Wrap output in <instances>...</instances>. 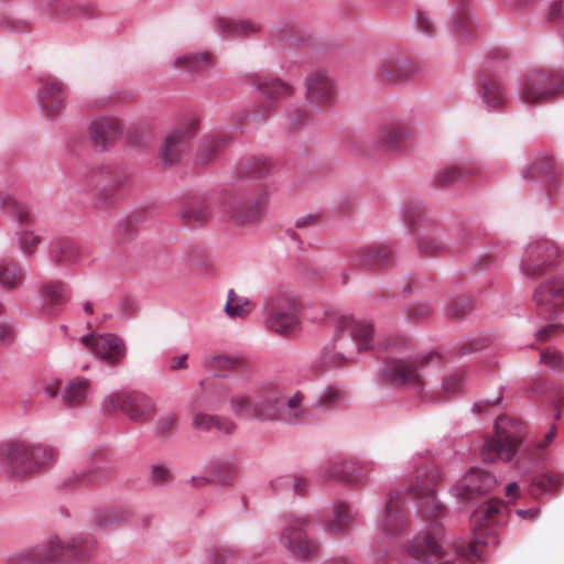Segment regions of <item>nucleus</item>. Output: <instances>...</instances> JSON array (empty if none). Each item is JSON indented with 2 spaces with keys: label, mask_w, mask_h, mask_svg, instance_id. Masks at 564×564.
I'll return each mask as SVG.
<instances>
[{
  "label": "nucleus",
  "mask_w": 564,
  "mask_h": 564,
  "mask_svg": "<svg viewBox=\"0 0 564 564\" xmlns=\"http://www.w3.org/2000/svg\"><path fill=\"white\" fill-rule=\"evenodd\" d=\"M123 126L115 117L100 116L88 126V135L96 150L105 151L122 133Z\"/></svg>",
  "instance_id": "obj_22"
},
{
  "label": "nucleus",
  "mask_w": 564,
  "mask_h": 564,
  "mask_svg": "<svg viewBox=\"0 0 564 564\" xmlns=\"http://www.w3.org/2000/svg\"><path fill=\"white\" fill-rule=\"evenodd\" d=\"M562 333V326L560 324L550 323L543 328H541L535 334V340L539 343H545L549 341Z\"/></svg>",
  "instance_id": "obj_55"
},
{
  "label": "nucleus",
  "mask_w": 564,
  "mask_h": 564,
  "mask_svg": "<svg viewBox=\"0 0 564 564\" xmlns=\"http://www.w3.org/2000/svg\"><path fill=\"white\" fill-rule=\"evenodd\" d=\"M502 2L509 11L517 14L524 13L528 6V0H502Z\"/></svg>",
  "instance_id": "obj_61"
},
{
  "label": "nucleus",
  "mask_w": 564,
  "mask_h": 564,
  "mask_svg": "<svg viewBox=\"0 0 564 564\" xmlns=\"http://www.w3.org/2000/svg\"><path fill=\"white\" fill-rule=\"evenodd\" d=\"M102 410L107 413L120 411L135 423H147L156 412L155 401L139 391H113L102 401Z\"/></svg>",
  "instance_id": "obj_9"
},
{
  "label": "nucleus",
  "mask_w": 564,
  "mask_h": 564,
  "mask_svg": "<svg viewBox=\"0 0 564 564\" xmlns=\"http://www.w3.org/2000/svg\"><path fill=\"white\" fill-rule=\"evenodd\" d=\"M496 484V477L488 470L470 468L455 490L460 499L473 500L491 491Z\"/></svg>",
  "instance_id": "obj_20"
},
{
  "label": "nucleus",
  "mask_w": 564,
  "mask_h": 564,
  "mask_svg": "<svg viewBox=\"0 0 564 564\" xmlns=\"http://www.w3.org/2000/svg\"><path fill=\"white\" fill-rule=\"evenodd\" d=\"M39 292L42 300V307L48 315L56 314L70 296L69 288L61 281L46 282L41 285Z\"/></svg>",
  "instance_id": "obj_30"
},
{
  "label": "nucleus",
  "mask_w": 564,
  "mask_h": 564,
  "mask_svg": "<svg viewBox=\"0 0 564 564\" xmlns=\"http://www.w3.org/2000/svg\"><path fill=\"white\" fill-rule=\"evenodd\" d=\"M220 393L227 400L229 411L240 420L300 425L310 415L304 393L282 383H265L252 389L236 386Z\"/></svg>",
  "instance_id": "obj_1"
},
{
  "label": "nucleus",
  "mask_w": 564,
  "mask_h": 564,
  "mask_svg": "<svg viewBox=\"0 0 564 564\" xmlns=\"http://www.w3.org/2000/svg\"><path fill=\"white\" fill-rule=\"evenodd\" d=\"M416 484L405 489L417 498L416 512L420 516L434 518L442 512V506L435 498V485L441 480L440 471L432 465H422V470L416 473Z\"/></svg>",
  "instance_id": "obj_11"
},
{
  "label": "nucleus",
  "mask_w": 564,
  "mask_h": 564,
  "mask_svg": "<svg viewBox=\"0 0 564 564\" xmlns=\"http://www.w3.org/2000/svg\"><path fill=\"white\" fill-rule=\"evenodd\" d=\"M187 354H182L180 356H174L170 359L169 368L171 370H178V369H185L187 367Z\"/></svg>",
  "instance_id": "obj_64"
},
{
  "label": "nucleus",
  "mask_w": 564,
  "mask_h": 564,
  "mask_svg": "<svg viewBox=\"0 0 564 564\" xmlns=\"http://www.w3.org/2000/svg\"><path fill=\"white\" fill-rule=\"evenodd\" d=\"M532 300L535 314L552 321L564 311V278L551 276L541 280L534 288Z\"/></svg>",
  "instance_id": "obj_12"
},
{
  "label": "nucleus",
  "mask_w": 564,
  "mask_h": 564,
  "mask_svg": "<svg viewBox=\"0 0 564 564\" xmlns=\"http://www.w3.org/2000/svg\"><path fill=\"white\" fill-rule=\"evenodd\" d=\"M95 549V541L85 535L63 541L57 536L48 540L45 549L29 550L8 558V564H56L66 557L80 558Z\"/></svg>",
  "instance_id": "obj_5"
},
{
  "label": "nucleus",
  "mask_w": 564,
  "mask_h": 564,
  "mask_svg": "<svg viewBox=\"0 0 564 564\" xmlns=\"http://www.w3.org/2000/svg\"><path fill=\"white\" fill-rule=\"evenodd\" d=\"M463 387L464 379L459 373L456 372L446 376L442 382V390L447 395L458 393Z\"/></svg>",
  "instance_id": "obj_54"
},
{
  "label": "nucleus",
  "mask_w": 564,
  "mask_h": 564,
  "mask_svg": "<svg viewBox=\"0 0 564 564\" xmlns=\"http://www.w3.org/2000/svg\"><path fill=\"white\" fill-rule=\"evenodd\" d=\"M443 248L444 243L438 240H427L424 238L419 241V249L425 253H437Z\"/></svg>",
  "instance_id": "obj_59"
},
{
  "label": "nucleus",
  "mask_w": 564,
  "mask_h": 564,
  "mask_svg": "<svg viewBox=\"0 0 564 564\" xmlns=\"http://www.w3.org/2000/svg\"><path fill=\"white\" fill-rule=\"evenodd\" d=\"M322 477L326 479H338L343 481H355V479L351 477H348L344 474V464L336 459L328 462L322 467L321 470Z\"/></svg>",
  "instance_id": "obj_49"
},
{
  "label": "nucleus",
  "mask_w": 564,
  "mask_h": 564,
  "mask_svg": "<svg viewBox=\"0 0 564 564\" xmlns=\"http://www.w3.org/2000/svg\"><path fill=\"white\" fill-rule=\"evenodd\" d=\"M254 307V304L248 297L238 295L234 289L228 291L225 313L230 318H245Z\"/></svg>",
  "instance_id": "obj_37"
},
{
  "label": "nucleus",
  "mask_w": 564,
  "mask_h": 564,
  "mask_svg": "<svg viewBox=\"0 0 564 564\" xmlns=\"http://www.w3.org/2000/svg\"><path fill=\"white\" fill-rule=\"evenodd\" d=\"M227 137H212L209 139L204 140L197 153V161L200 164H206L212 161L219 150L227 143Z\"/></svg>",
  "instance_id": "obj_47"
},
{
  "label": "nucleus",
  "mask_w": 564,
  "mask_h": 564,
  "mask_svg": "<svg viewBox=\"0 0 564 564\" xmlns=\"http://www.w3.org/2000/svg\"><path fill=\"white\" fill-rule=\"evenodd\" d=\"M232 555L231 550L226 547L213 549L209 553V564H225Z\"/></svg>",
  "instance_id": "obj_58"
},
{
  "label": "nucleus",
  "mask_w": 564,
  "mask_h": 564,
  "mask_svg": "<svg viewBox=\"0 0 564 564\" xmlns=\"http://www.w3.org/2000/svg\"><path fill=\"white\" fill-rule=\"evenodd\" d=\"M505 509L506 506L501 500H489L475 510L470 520L478 527L489 528L497 522V517Z\"/></svg>",
  "instance_id": "obj_33"
},
{
  "label": "nucleus",
  "mask_w": 564,
  "mask_h": 564,
  "mask_svg": "<svg viewBox=\"0 0 564 564\" xmlns=\"http://www.w3.org/2000/svg\"><path fill=\"white\" fill-rule=\"evenodd\" d=\"M415 73L416 67L412 61L398 51L386 52L377 61L376 76L383 86H399L409 80Z\"/></svg>",
  "instance_id": "obj_13"
},
{
  "label": "nucleus",
  "mask_w": 564,
  "mask_h": 564,
  "mask_svg": "<svg viewBox=\"0 0 564 564\" xmlns=\"http://www.w3.org/2000/svg\"><path fill=\"white\" fill-rule=\"evenodd\" d=\"M564 17V2L562 0L552 1L545 12L549 22H557Z\"/></svg>",
  "instance_id": "obj_57"
},
{
  "label": "nucleus",
  "mask_w": 564,
  "mask_h": 564,
  "mask_svg": "<svg viewBox=\"0 0 564 564\" xmlns=\"http://www.w3.org/2000/svg\"><path fill=\"white\" fill-rule=\"evenodd\" d=\"M495 436L486 437L481 445V458L487 463L497 459L509 462L517 454L522 438L520 425L508 416H500L495 422Z\"/></svg>",
  "instance_id": "obj_7"
},
{
  "label": "nucleus",
  "mask_w": 564,
  "mask_h": 564,
  "mask_svg": "<svg viewBox=\"0 0 564 564\" xmlns=\"http://www.w3.org/2000/svg\"><path fill=\"white\" fill-rule=\"evenodd\" d=\"M171 477V469L166 464L158 463L151 467V479L158 485L165 484Z\"/></svg>",
  "instance_id": "obj_56"
},
{
  "label": "nucleus",
  "mask_w": 564,
  "mask_h": 564,
  "mask_svg": "<svg viewBox=\"0 0 564 564\" xmlns=\"http://www.w3.org/2000/svg\"><path fill=\"white\" fill-rule=\"evenodd\" d=\"M203 405L200 400H196L192 404L193 409V417H192V426L196 431L200 432H212L218 431L225 434H230L235 431L236 424L235 422L223 415L217 414H206L200 411H196L198 406Z\"/></svg>",
  "instance_id": "obj_27"
},
{
  "label": "nucleus",
  "mask_w": 564,
  "mask_h": 564,
  "mask_svg": "<svg viewBox=\"0 0 564 564\" xmlns=\"http://www.w3.org/2000/svg\"><path fill=\"white\" fill-rule=\"evenodd\" d=\"M176 425V417L173 413L161 415L154 423V432L160 436L171 433Z\"/></svg>",
  "instance_id": "obj_53"
},
{
  "label": "nucleus",
  "mask_w": 564,
  "mask_h": 564,
  "mask_svg": "<svg viewBox=\"0 0 564 564\" xmlns=\"http://www.w3.org/2000/svg\"><path fill=\"white\" fill-rule=\"evenodd\" d=\"M205 364L210 369L228 370L238 373H242L249 368L243 359L229 355H207L205 356Z\"/></svg>",
  "instance_id": "obj_36"
},
{
  "label": "nucleus",
  "mask_w": 564,
  "mask_h": 564,
  "mask_svg": "<svg viewBox=\"0 0 564 564\" xmlns=\"http://www.w3.org/2000/svg\"><path fill=\"white\" fill-rule=\"evenodd\" d=\"M477 86L482 105L488 111H498L507 104L506 90L491 69L486 68L481 72Z\"/></svg>",
  "instance_id": "obj_21"
},
{
  "label": "nucleus",
  "mask_w": 564,
  "mask_h": 564,
  "mask_svg": "<svg viewBox=\"0 0 564 564\" xmlns=\"http://www.w3.org/2000/svg\"><path fill=\"white\" fill-rule=\"evenodd\" d=\"M346 400V392L338 386L324 388L315 398V406L319 409H332L341 405Z\"/></svg>",
  "instance_id": "obj_41"
},
{
  "label": "nucleus",
  "mask_w": 564,
  "mask_h": 564,
  "mask_svg": "<svg viewBox=\"0 0 564 564\" xmlns=\"http://www.w3.org/2000/svg\"><path fill=\"white\" fill-rule=\"evenodd\" d=\"M210 61L212 55L209 53H192L176 57L174 66L176 68H185L189 72H199L209 65Z\"/></svg>",
  "instance_id": "obj_43"
},
{
  "label": "nucleus",
  "mask_w": 564,
  "mask_h": 564,
  "mask_svg": "<svg viewBox=\"0 0 564 564\" xmlns=\"http://www.w3.org/2000/svg\"><path fill=\"white\" fill-rule=\"evenodd\" d=\"M478 173V170L468 162H459L448 165L441 170L434 177L435 183L440 186H446L455 181L460 180L467 174Z\"/></svg>",
  "instance_id": "obj_35"
},
{
  "label": "nucleus",
  "mask_w": 564,
  "mask_h": 564,
  "mask_svg": "<svg viewBox=\"0 0 564 564\" xmlns=\"http://www.w3.org/2000/svg\"><path fill=\"white\" fill-rule=\"evenodd\" d=\"M534 173L543 174L550 182L555 181L561 174L551 156L544 158L541 164L536 163L534 165Z\"/></svg>",
  "instance_id": "obj_52"
},
{
  "label": "nucleus",
  "mask_w": 564,
  "mask_h": 564,
  "mask_svg": "<svg viewBox=\"0 0 564 564\" xmlns=\"http://www.w3.org/2000/svg\"><path fill=\"white\" fill-rule=\"evenodd\" d=\"M130 511L127 508H105L94 516V523L98 527L117 524L127 521Z\"/></svg>",
  "instance_id": "obj_44"
},
{
  "label": "nucleus",
  "mask_w": 564,
  "mask_h": 564,
  "mask_svg": "<svg viewBox=\"0 0 564 564\" xmlns=\"http://www.w3.org/2000/svg\"><path fill=\"white\" fill-rule=\"evenodd\" d=\"M265 326L269 330L286 337L301 329L300 308L294 296L276 292L264 299Z\"/></svg>",
  "instance_id": "obj_6"
},
{
  "label": "nucleus",
  "mask_w": 564,
  "mask_h": 564,
  "mask_svg": "<svg viewBox=\"0 0 564 564\" xmlns=\"http://www.w3.org/2000/svg\"><path fill=\"white\" fill-rule=\"evenodd\" d=\"M19 248L24 256H31L40 242V238L30 230L18 232Z\"/></svg>",
  "instance_id": "obj_50"
},
{
  "label": "nucleus",
  "mask_w": 564,
  "mask_h": 564,
  "mask_svg": "<svg viewBox=\"0 0 564 564\" xmlns=\"http://www.w3.org/2000/svg\"><path fill=\"white\" fill-rule=\"evenodd\" d=\"M411 130L401 122H391L378 128L375 134V147L381 150H397L411 138Z\"/></svg>",
  "instance_id": "obj_29"
},
{
  "label": "nucleus",
  "mask_w": 564,
  "mask_h": 564,
  "mask_svg": "<svg viewBox=\"0 0 564 564\" xmlns=\"http://www.w3.org/2000/svg\"><path fill=\"white\" fill-rule=\"evenodd\" d=\"M561 485L558 475L538 474L531 477V498H536L539 494H550L555 491Z\"/></svg>",
  "instance_id": "obj_46"
},
{
  "label": "nucleus",
  "mask_w": 564,
  "mask_h": 564,
  "mask_svg": "<svg viewBox=\"0 0 564 564\" xmlns=\"http://www.w3.org/2000/svg\"><path fill=\"white\" fill-rule=\"evenodd\" d=\"M468 306L469 300L466 297H459L449 308V314L455 318H459L460 313H463Z\"/></svg>",
  "instance_id": "obj_62"
},
{
  "label": "nucleus",
  "mask_w": 564,
  "mask_h": 564,
  "mask_svg": "<svg viewBox=\"0 0 564 564\" xmlns=\"http://www.w3.org/2000/svg\"><path fill=\"white\" fill-rule=\"evenodd\" d=\"M215 32L223 37L250 36L261 32L262 23L249 18H224L213 20Z\"/></svg>",
  "instance_id": "obj_23"
},
{
  "label": "nucleus",
  "mask_w": 564,
  "mask_h": 564,
  "mask_svg": "<svg viewBox=\"0 0 564 564\" xmlns=\"http://www.w3.org/2000/svg\"><path fill=\"white\" fill-rule=\"evenodd\" d=\"M67 89L56 77L48 76L41 79L37 90V104L42 115L46 118L58 116L65 108Z\"/></svg>",
  "instance_id": "obj_18"
},
{
  "label": "nucleus",
  "mask_w": 564,
  "mask_h": 564,
  "mask_svg": "<svg viewBox=\"0 0 564 564\" xmlns=\"http://www.w3.org/2000/svg\"><path fill=\"white\" fill-rule=\"evenodd\" d=\"M57 451L46 444L12 442L0 445V464L10 478L25 477L57 460Z\"/></svg>",
  "instance_id": "obj_4"
},
{
  "label": "nucleus",
  "mask_w": 564,
  "mask_h": 564,
  "mask_svg": "<svg viewBox=\"0 0 564 564\" xmlns=\"http://www.w3.org/2000/svg\"><path fill=\"white\" fill-rule=\"evenodd\" d=\"M184 224L188 227L203 225L209 219L207 206L199 200L188 202L181 212Z\"/></svg>",
  "instance_id": "obj_40"
},
{
  "label": "nucleus",
  "mask_w": 564,
  "mask_h": 564,
  "mask_svg": "<svg viewBox=\"0 0 564 564\" xmlns=\"http://www.w3.org/2000/svg\"><path fill=\"white\" fill-rule=\"evenodd\" d=\"M378 521L384 533L398 532L405 525L406 519L400 492L391 494Z\"/></svg>",
  "instance_id": "obj_28"
},
{
  "label": "nucleus",
  "mask_w": 564,
  "mask_h": 564,
  "mask_svg": "<svg viewBox=\"0 0 564 564\" xmlns=\"http://www.w3.org/2000/svg\"><path fill=\"white\" fill-rule=\"evenodd\" d=\"M197 124L196 119H189L165 137L160 150V158L164 165H173L181 159L187 150V143L194 135Z\"/></svg>",
  "instance_id": "obj_17"
},
{
  "label": "nucleus",
  "mask_w": 564,
  "mask_h": 564,
  "mask_svg": "<svg viewBox=\"0 0 564 564\" xmlns=\"http://www.w3.org/2000/svg\"><path fill=\"white\" fill-rule=\"evenodd\" d=\"M536 351L538 366L554 375H561L564 372V354L560 349L556 347L547 346L536 348Z\"/></svg>",
  "instance_id": "obj_34"
},
{
  "label": "nucleus",
  "mask_w": 564,
  "mask_h": 564,
  "mask_svg": "<svg viewBox=\"0 0 564 564\" xmlns=\"http://www.w3.org/2000/svg\"><path fill=\"white\" fill-rule=\"evenodd\" d=\"M423 358L391 359L383 364L380 376L389 383L423 388L420 367Z\"/></svg>",
  "instance_id": "obj_16"
},
{
  "label": "nucleus",
  "mask_w": 564,
  "mask_h": 564,
  "mask_svg": "<svg viewBox=\"0 0 564 564\" xmlns=\"http://www.w3.org/2000/svg\"><path fill=\"white\" fill-rule=\"evenodd\" d=\"M561 260L558 247L551 240L536 239L531 243V273H542Z\"/></svg>",
  "instance_id": "obj_24"
},
{
  "label": "nucleus",
  "mask_w": 564,
  "mask_h": 564,
  "mask_svg": "<svg viewBox=\"0 0 564 564\" xmlns=\"http://www.w3.org/2000/svg\"><path fill=\"white\" fill-rule=\"evenodd\" d=\"M80 343L91 351L96 359L115 366L121 364L127 355L123 339L115 334H89L80 337Z\"/></svg>",
  "instance_id": "obj_14"
},
{
  "label": "nucleus",
  "mask_w": 564,
  "mask_h": 564,
  "mask_svg": "<svg viewBox=\"0 0 564 564\" xmlns=\"http://www.w3.org/2000/svg\"><path fill=\"white\" fill-rule=\"evenodd\" d=\"M305 98L316 109L329 108L336 101V86L325 70L310 72L304 80Z\"/></svg>",
  "instance_id": "obj_15"
},
{
  "label": "nucleus",
  "mask_w": 564,
  "mask_h": 564,
  "mask_svg": "<svg viewBox=\"0 0 564 564\" xmlns=\"http://www.w3.org/2000/svg\"><path fill=\"white\" fill-rule=\"evenodd\" d=\"M372 326L351 316H340L333 339L324 346L313 367L322 370L346 365L358 351L372 347Z\"/></svg>",
  "instance_id": "obj_2"
},
{
  "label": "nucleus",
  "mask_w": 564,
  "mask_h": 564,
  "mask_svg": "<svg viewBox=\"0 0 564 564\" xmlns=\"http://www.w3.org/2000/svg\"><path fill=\"white\" fill-rule=\"evenodd\" d=\"M265 196L267 193L262 186L241 184L227 196L224 209L237 223L254 221L263 212Z\"/></svg>",
  "instance_id": "obj_10"
},
{
  "label": "nucleus",
  "mask_w": 564,
  "mask_h": 564,
  "mask_svg": "<svg viewBox=\"0 0 564 564\" xmlns=\"http://www.w3.org/2000/svg\"><path fill=\"white\" fill-rule=\"evenodd\" d=\"M275 491L292 490L295 495H303L306 491V480L295 476H281L271 481Z\"/></svg>",
  "instance_id": "obj_48"
},
{
  "label": "nucleus",
  "mask_w": 564,
  "mask_h": 564,
  "mask_svg": "<svg viewBox=\"0 0 564 564\" xmlns=\"http://www.w3.org/2000/svg\"><path fill=\"white\" fill-rule=\"evenodd\" d=\"M414 24L417 31L423 34L432 35L434 32V22L425 10H417L414 13Z\"/></svg>",
  "instance_id": "obj_51"
},
{
  "label": "nucleus",
  "mask_w": 564,
  "mask_h": 564,
  "mask_svg": "<svg viewBox=\"0 0 564 564\" xmlns=\"http://www.w3.org/2000/svg\"><path fill=\"white\" fill-rule=\"evenodd\" d=\"M555 383L546 378H538L531 382V394L539 397L541 394H550L551 402L554 408V419L560 420L564 411V397L555 401L554 399Z\"/></svg>",
  "instance_id": "obj_39"
},
{
  "label": "nucleus",
  "mask_w": 564,
  "mask_h": 564,
  "mask_svg": "<svg viewBox=\"0 0 564 564\" xmlns=\"http://www.w3.org/2000/svg\"><path fill=\"white\" fill-rule=\"evenodd\" d=\"M1 208L20 225H29L32 223L30 208L13 197H4L1 200Z\"/></svg>",
  "instance_id": "obj_42"
},
{
  "label": "nucleus",
  "mask_w": 564,
  "mask_h": 564,
  "mask_svg": "<svg viewBox=\"0 0 564 564\" xmlns=\"http://www.w3.org/2000/svg\"><path fill=\"white\" fill-rule=\"evenodd\" d=\"M452 32L457 42L464 43L473 35L474 18L470 0H453Z\"/></svg>",
  "instance_id": "obj_25"
},
{
  "label": "nucleus",
  "mask_w": 564,
  "mask_h": 564,
  "mask_svg": "<svg viewBox=\"0 0 564 564\" xmlns=\"http://www.w3.org/2000/svg\"><path fill=\"white\" fill-rule=\"evenodd\" d=\"M53 259L57 264L70 265L79 260V250L70 241H59L53 249Z\"/></svg>",
  "instance_id": "obj_45"
},
{
  "label": "nucleus",
  "mask_w": 564,
  "mask_h": 564,
  "mask_svg": "<svg viewBox=\"0 0 564 564\" xmlns=\"http://www.w3.org/2000/svg\"><path fill=\"white\" fill-rule=\"evenodd\" d=\"M260 98L265 109H271L275 102L293 94V87L280 78L263 77L256 83Z\"/></svg>",
  "instance_id": "obj_31"
},
{
  "label": "nucleus",
  "mask_w": 564,
  "mask_h": 564,
  "mask_svg": "<svg viewBox=\"0 0 564 564\" xmlns=\"http://www.w3.org/2000/svg\"><path fill=\"white\" fill-rule=\"evenodd\" d=\"M95 389L89 379L76 376L68 380L62 390V402L68 409L83 406L93 397Z\"/></svg>",
  "instance_id": "obj_26"
},
{
  "label": "nucleus",
  "mask_w": 564,
  "mask_h": 564,
  "mask_svg": "<svg viewBox=\"0 0 564 564\" xmlns=\"http://www.w3.org/2000/svg\"><path fill=\"white\" fill-rule=\"evenodd\" d=\"M318 216L315 214H307L299 217L295 220V227L297 229L314 228L317 225Z\"/></svg>",
  "instance_id": "obj_60"
},
{
  "label": "nucleus",
  "mask_w": 564,
  "mask_h": 564,
  "mask_svg": "<svg viewBox=\"0 0 564 564\" xmlns=\"http://www.w3.org/2000/svg\"><path fill=\"white\" fill-rule=\"evenodd\" d=\"M406 551L410 556L425 564H455L457 557L478 556L475 544L456 545L447 542L438 522H433L426 532L414 536Z\"/></svg>",
  "instance_id": "obj_3"
},
{
  "label": "nucleus",
  "mask_w": 564,
  "mask_h": 564,
  "mask_svg": "<svg viewBox=\"0 0 564 564\" xmlns=\"http://www.w3.org/2000/svg\"><path fill=\"white\" fill-rule=\"evenodd\" d=\"M279 543L295 560H307L318 552V544L307 536V516L284 514L281 517Z\"/></svg>",
  "instance_id": "obj_8"
},
{
  "label": "nucleus",
  "mask_w": 564,
  "mask_h": 564,
  "mask_svg": "<svg viewBox=\"0 0 564 564\" xmlns=\"http://www.w3.org/2000/svg\"><path fill=\"white\" fill-rule=\"evenodd\" d=\"M23 269L13 261L0 260V286L7 290L18 289L23 280Z\"/></svg>",
  "instance_id": "obj_38"
},
{
  "label": "nucleus",
  "mask_w": 564,
  "mask_h": 564,
  "mask_svg": "<svg viewBox=\"0 0 564 564\" xmlns=\"http://www.w3.org/2000/svg\"><path fill=\"white\" fill-rule=\"evenodd\" d=\"M356 524L355 514L350 511L348 505L338 502L334 505L333 517L327 525V530L333 534H345Z\"/></svg>",
  "instance_id": "obj_32"
},
{
  "label": "nucleus",
  "mask_w": 564,
  "mask_h": 564,
  "mask_svg": "<svg viewBox=\"0 0 564 564\" xmlns=\"http://www.w3.org/2000/svg\"><path fill=\"white\" fill-rule=\"evenodd\" d=\"M518 97L522 102H527L529 100V80L527 76H523L518 79Z\"/></svg>",
  "instance_id": "obj_63"
},
{
  "label": "nucleus",
  "mask_w": 564,
  "mask_h": 564,
  "mask_svg": "<svg viewBox=\"0 0 564 564\" xmlns=\"http://www.w3.org/2000/svg\"><path fill=\"white\" fill-rule=\"evenodd\" d=\"M564 89V75L557 72H535L531 78V106L552 101Z\"/></svg>",
  "instance_id": "obj_19"
}]
</instances>
